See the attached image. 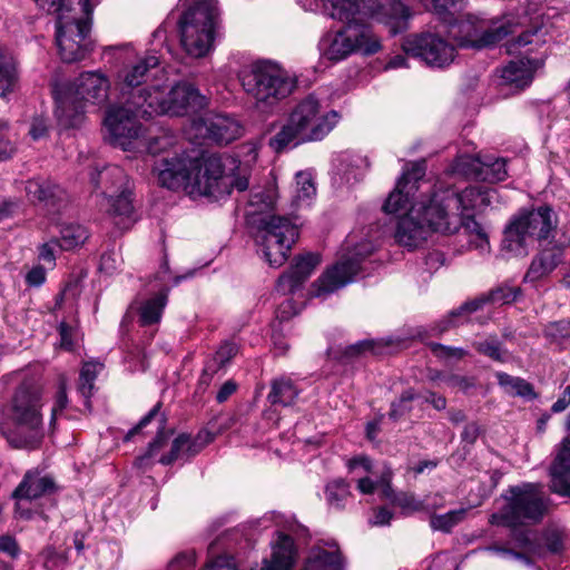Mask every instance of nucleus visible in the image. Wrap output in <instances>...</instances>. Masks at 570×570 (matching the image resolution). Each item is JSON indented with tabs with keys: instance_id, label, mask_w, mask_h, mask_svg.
Listing matches in <instances>:
<instances>
[{
	"instance_id": "obj_53",
	"label": "nucleus",
	"mask_w": 570,
	"mask_h": 570,
	"mask_svg": "<svg viewBox=\"0 0 570 570\" xmlns=\"http://www.w3.org/2000/svg\"><path fill=\"white\" fill-rule=\"evenodd\" d=\"M429 347H430L431 352L434 354V356H436L439 358L461 360L468 355V351L462 347L448 346V345H443L441 343L431 342V343H429Z\"/></svg>"
},
{
	"instance_id": "obj_40",
	"label": "nucleus",
	"mask_w": 570,
	"mask_h": 570,
	"mask_svg": "<svg viewBox=\"0 0 570 570\" xmlns=\"http://www.w3.org/2000/svg\"><path fill=\"white\" fill-rule=\"evenodd\" d=\"M167 298L168 289H164L141 305L139 309V321L141 325L147 326L160 321L163 311L167 304Z\"/></svg>"
},
{
	"instance_id": "obj_4",
	"label": "nucleus",
	"mask_w": 570,
	"mask_h": 570,
	"mask_svg": "<svg viewBox=\"0 0 570 570\" xmlns=\"http://www.w3.org/2000/svg\"><path fill=\"white\" fill-rule=\"evenodd\" d=\"M41 389L32 381H23L11 401V415L17 432L8 438L17 449H36L42 441Z\"/></svg>"
},
{
	"instance_id": "obj_12",
	"label": "nucleus",
	"mask_w": 570,
	"mask_h": 570,
	"mask_svg": "<svg viewBox=\"0 0 570 570\" xmlns=\"http://www.w3.org/2000/svg\"><path fill=\"white\" fill-rule=\"evenodd\" d=\"M404 51L436 69L449 67L455 59L453 43L436 32L423 31L407 36L402 45Z\"/></svg>"
},
{
	"instance_id": "obj_46",
	"label": "nucleus",
	"mask_w": 570,
	"mask_h": 570,
	"mask_svg": "<svg viewBox=\"0 0 570 570\" xmlns=\"http://www.w3.org/2000/svg\"><path fill=\"white\" fill-rule=\"evenodd\" d=\"M466 509L451 510L444 514H431L430 527L433 531L450 533L452 529L463 521Z\"/></svg>"
},
{
	"instance_id": "obj_9",
	"label": "nucleus",
	"mask_w": 570,
	"mask_h": 570,
	"mask_svg": "<svg viewBox=\"0 0 570 570\" xmlns=\"http://www.w3.org/2000/svg\"><path fill=\"white\" fill-rule=\"evenodd\" d=\"M449 23V38L460 48L481 49L498 43L503 38L513 32L510 22L500 26L485 28L482 20L473 14H468L464 19L453 20Z\"/></svg>"
},
{
	"instance_id": "obj_47",
	"label": "nucleus",
	"mask_w": 570,
	"mask_h": 570,
	"mask_svg": "<svg viewBox=\"0 0 570 570\" xmlns=\"http://www.w3.org/2000/svg\"><path fill=\"white\" fill-rule=\"evenodd\" d=\"M326 500L331 508L341 510L351 495L350 485L343 479L330 482L325 489Z\"/></svg>"
},
{
	"instance_id": "obj_28",
	"label": "nucleus",
	"mask_w": 570,
	"mask_h": 570,
	"mask_svg": "<svg viewBox=\"0 0 570 570\" xmlns=\"http://www.w3.org/2000/svg\"><path fill=\"white\" fill-rule=\"evenodd\" d=\"M90 180L96 193L104 198H112L129 183L124 169L116 165H108L100 170L92 171Z\"/></svg>"
},
{
	"instance_id": "obj_49",
	"label": "nucleus",
	"mask_w": 570,
	"mask_h": 570,
	"mask_svg": "<svg viewBox=\"0 0 570 570\" xmlns=\"http://www.w3.org/2000/svg\"><path fill=\"white\" fill-rule=\"evenodd\" d=\"M416 399V394L413 389H407L402 392L400 397L391 403L389 411V417L393 421L400 420L412 410L411 402Z\"/></svg>"
},
{
	"instance_id": "obj_33",
	"label": "nucleus",
	"mask_w": 570,
	"mask_h": 570,
	"mask_svg": "<svg viewBox=\"0 0 570 570\" xmlns=\"http://www.w3.org/2000/svg\"><path fill=\"white\" fill-rule=\"evenodd\" d=\"M299 393V389L289 377L281 376L271 381L267 401L272 405L292 406L295 404Z\"/></svg>"
},
{
	"instance_id": "obj_56",
	"label": "nucleus",
	"mask_w": 570,
	"mask_h": 570,
	"mask_svg": "<svg viewBox=\"0 0 570 570\" xmlns=\"http://www.w3.org/2000/svg\"><path fill=\"white\" fill-rule=\"evenodd\" d=\"M0 553L7 556L8 558L14 560L20 553L21 549L17 541V539L11 534H1L0 535Z\"/></svg>"
},
{
	"instance_id": "obj_16",
	"label": "nucleus",
	"mask_w": 570,
	"mask_h": 570,
	"mask_svg": "<svg viewBox=\"0 0 570 570\" xmlns=\"http://www.w3.org/2000/svg\"><path fill=\"white\" fill-rule=\"evenodd\" d=\"M147 109L146 100L142 102L130 99L121 100L118 107L109 108L106 112L104 124L112 138V142L125 145L126 140L137 138L141 132L139 119H149L153 116L144 114Z\"/></svg>"
},
{
	"instance_id": "obj_27",
	"label": "nucleus",
	"mask_w": 570,
	"mask_h": 570,
	"mask_svg": "<svg viewBox=\"0 0 570 570\" xmlns=\"http://www.w3.org/2000/svg\"><path fill=\"white\" fill-rule=\"evenodd\" d=\"M214 440L210 432H199L195 438L189 434H179L171 443L169 453L159 459L163 465H170L178 459L189 460L197 455L208 443Z\"/></svg>"
},
{
	"instance_id": "obj_26",
	"label": "nucleus",
	"mask_w": 570,
	"mask_h": 570,
	"mask_svg": "<svg viewBox=\"0 0 570 570\" xmlns=\"http://www.w3.org/2000/svg\"><path fill=\"white\" fill-rule=\"evenodd\" d=\"M433 225L440 230L441 234L450 235L456 233L460 228L473 237V243L476 247H483L489 244L488 234L484 228L474 219L473 214H455L442 215V219Z\"/></svg>"
},
{
	"instance_id": "obj_31",
	"label": "nucleus",
	"mask_w": 570,
	"mask_h": 570,
	"mask_svg": "<svg viewBox=\"0 0 570 570\" xmlns=\"http://www.w3.org/2000/svg\"><path fill=\"white\" fill-rule=\"evenodd\" d=\"M540 67L541 61L538 59L513 60L503 68L501 77L505 82L523 89L532 82L534 72Z\"/></svg>"
},
{
	"instance_id": "obj_24",
	"label": "nucleus",
	"mask_w": 570,
	"mask_h": 570,
	"mask_svg": "<svg viewBox=\"0 0 570 570\" xmlns=\"http://www.w3.org/2000/svg\"><path fill=\"white\" fill-rule=\"evenodd\" d=\"M320 263L321 256L316 253L296 256L289 269L278 277L277 291L284 295L294 293L309 278Z\"/></svg>"
},
{
	"instance_id": "obj_25",
	"label": "nucleus",
	"mask_w": 570,
	"mask_h": 570,
	"mask_svg": "<svg viewBox=\"0 0 570 570\" xmlns=\"http://www.w3.org/2000/svg\"><path fill=\"white\" fill-rule=\"evenodd\" d=\"M59 490L55 479L39 469L28 470L11 497L16 500H37Z\"/></svg>"
},
{
	"instance_id": "obj_13",
	"label": "nucleus",
	"mask_w": 570,
	"mask_h": 570,
	"mask_svg": "<svg viewBox=\"0 0 570 570\" xmlns=\"http://www.w3.org/2000/svg\"><path fill=\"white\" fill-rule=\"evenodd\" d=\"M495 194V189L482 186H469L460 193L450 189L434 193L429 213L431 215L473 214V210L489 206Z\"/></svg>"
},
{
	"instance_id": "obj_21",
	"label": "nucleus",
	"mask_w": 570,
	"mask_h": 570,
	"mask_svg": "<svg viewBox=\"0 0 570 570\" xmlns=\"http://www.w3.org/2000/svg\"><path fill=\"white\" fill-rule=\"evenodd\" d=\"M109 89L110 82L104 73L87 71L68 83L63 92L83 104L101 106L108 100Z\"/></svg>"
},
{
	"instance_id": "obj_5",
	"label": "nucleus",
	"mask_w": 570,
	"mask_h": 570,
	"mask_svg": "<svg viewBox=\"0 0 570 570\" xmlns=\"http://www.w3.org/2000/svg\"><path fill=\"white\" fill-rule=\"evenodd\" d=\"M240 83L259 109L271 108L288 97L296 82L286 71L271 62H257L244 70Z\"/></svg>"
},
{
	"instance_id": "obj_34",
	"label": "nucleus",
	"mask_w": 570,
	"mask_h": 570,
	"mask_svg": "<svg viewBox=\"0 0 570 570\" xmlns=\"http://www.w3.org/2000/svg\"><path fill=\"white\" fill-rule=\"evenodd\" d=\"M20 75L16 59L0 52V97L8 98L19 89Z\"/></svg>"
},
{
	"instance_id": "obj_1",
	"label": "nucleus",
	"mask_w": 570,
	"mask_h": 570,
	"mask_svg": "<svg viewBox=\"0 0 570 570\" xmlns=\"http://www.w3.org/2000/svg\"><path fill=\"white\" fill-rule=\"evenodd\" d=\"M338 120L337 111L322 112L318 99L309 95L293 108L286 122L269 138L268 145L279 154L302 144L320 141Z\"/></svg>"
},
{
	"instance_id": "obj_22",
	"label": "nucleus",
	"mask_w": 570,
	"mask_h": 570,
	"mask_svg": "<svg viewBox=\"0 0 570 570\" xmlns=\"http://www.w3.org/2000/svg\"><path fill=\"white\" fill-rule=\"evenodd\" d=\"M197 131L218 145H227L242 135L240 125L227 115H209L195 122Z\"/></svg>"
},
{
	"instance_id": "obj_63",
	"label": "nucleus",
	"mask_w": 570,
	"mask_h": 570,
	"mask_svg": "<svg viewBox=\"0 0 570 570\" xmlns=\"http://www.w3.org/2000/svg\"><path fill=\"white\" fill-rule=\"evenodd\" d=\"M296 183L298 186V197L309 198L316 191L312 177L305 173H298L296 176Z\"/></svg>"
},
{
	"instance_id": "obj_23",
	"label": "nucleus",
	"mask_w": 570,
	"mask_h": 570,
	"mask_svg": "<svg viewBox=\"0 0 570 570\" xmlns=\"http://www.w3.org/2000/svg\"><path fill=\"white\" fill-rule=\"evenodd\" d=\"M26 193L32 202H39L52 214L59 213L68 204L67 191L49 178L29 179Z\"/></svg>"
},
{
	"instance_id": "obj_7",
	"label": "nucleus",
	"mask_w": 570,
	"mask_h": 570,
	"mask_svg": "<svg viewBox=\"0 0 570 570\" xmlns=\"http://www.w3.org/2000/svg\"><path fill=\"white\" fill-rule=\"evenodd\" d=\"M381 41L372 27L364 21H348L333 36L321 41L324 58L337 62L355 52L371 56L381 50Z\"/></svg>"
},
{
	"instance_id": "obj_41",
	"label": "nucleus",
	"mask_w": 570,
	"mask_h": 570,
	"mask_svg": "<svg viewBox=\"0 0 570 570\" xmlns=\"http://www.w3.org/2000/svg\"><path fill=\"white\" fill-rule=\"evenodd\" d=\"M302 570H341V556L321 548L312 550Z\"/></svg>"
},
{
	"instance_id": "obj_30",
	"label": "nucleus",
	"mask_w": 570,
	"mask_h": 570,
	"mask_svg": "<svg viewBox=\"0 0 570 570\" xmlns=\"http://www.w3.org/2000/svg\"><path fill=\"white\" fill-rule=\"evenodd\" d=\"M56 99L58 104L56 115L59 125L66 129L79 128L86 120L85 104L63 91Z\"/></svg>"
},
{
	"instance_id": "obj_19",
	"label": "nucleus",
	"mask_w": 570,
	"mask_h": 570,
	"mask_svg": "<svg viewBox=\"0 0 570 570\" xmlns=\"http://www.w3.org/2000/svg\"><path fill=\"white\" fill-rule=\"evenodd\" d=\"M426 165L424 160L406 165L401 178L393 191L390 193L382 209L386 214H397L406 209L414 194L419 190L420 183L425 176Z\"/></svg>"
},
{
	"instance_id": "obj_50",
	"label": "nucleus",
	"mask_w": 570,
	"mask_h": 570,
	"mask_svg": "<svg viewBox=\"0 0 570 570\" xmlns=\"http://www.w3.org/2000/svg\"><path fill=\"white\" fill-rule=\"evenodd\" d=\"M520 293L521 291L519 287L501 285L491 289L485 295L489 303L504 305L514 302Z\"/></svg>"
},
{
	"instance_id": "obj_59",
	"label": "nucleus",
	"mask_w": 570,
	"mask_h": 570,
	"mask_svg": "<svg viewBox=\"0 0 570 570\" xmlns=\"http://www.w3.org/2000/svg\"><path fill=\"white\" fill-rule=\"evenodd\" d=\"M544 334L552 340L568 337L570 336V322L564 320L552 322L546 326Z\"/></svg>"
},
{
	"instance_id": "obj_8",
	"label": "nucleus",
	"mask_w": 570,
	"mask_h": 570,
	"mask_svg": "<svg viewBox=\"0 0 570 570\" xmlns=\"http://www.w3.org/2000/svg\"><path fill=\"white\" fill-rule=\"evenodd\" d=\"M255 223L256 242L262 247L266 262L271 267H281L299 237L298 226L288 217L278 215H265Z\"/></svg>"
},
{
	"instance_id": "obj_64",
	"label": "nucleus",
	"mask_w": 570,
	"mask_h": 570,
	"mask_svg": "<svg viewBox=\"0 0 570 570\" xmlns=\"http://www.w3.org/2000/svg\"><path fill=\"white\" fill-rule=\"evenodd\" d=\"M204 570H238L235 560L230 556H219L209 561Z\"/></svg>"
},
{
	"instance_id": "obj_55",
	"label": "nucleus",
	"mask_w": 570,
	"mask_h": 570,
	"mask_svg": "<svg viewBox=\"0 0 570 570\" xmlns=\"http://www.w3.org/2000/svg\"><path fill=\"white\" fill-rule=\"evenodd\" d=\"M249 206L255 208L252 214L259 210L271 209L274 206V198L271 191L259 190L250 195Z\"/></svg>"
},
{
	"instance_id": "obj_57",
	"label": "nucleus",
	"mask_w": 570,
	"mask_h": 570,
	"mask_svg": "<svg viewBox=\"0 0 570 570\" xmlns=\"http://www.w3.org/2000/svg\"><path fill=\"white\" fill-rule=\"evenodd\" d=\"M445 383L450 387H456L460 391L468 393L471 389L475 387L476 380L473 376L451 374L444 379Z\"/></svg>"
},
{
	"instance_id": "obj_54",
	"label": "nucleus",
	"mask_w": 570,
	"mask_h": 570,
	"mask_svg": "<svg viewBox=\"0 0 570 570\" xmlns=\"http://www.w3.org/2000/svg\"><path fill=\"white\" fill-rule=\"evenodd\" d=\"M222 197L229 195L232 189L235 188L238 191H244L248 188L249 181L245 176H235L232 173L226 174L225 181L220 183Z\"/></svg>"
},
{
	"instance_id": "obj_58",
	"label": "nucleus",
	"mask_w": 570,
	"mask_h": 570,
	"mask_svg": "<svg viewBox=\"0 0 570 570\" xmlns=\"http://www.w3.org/2000/svg\"><path fill=\"white\" fill-rule=\"evenodd\" d=\"M68 404V396H67V387H66V381L65 379H60L57 394H56V401L51 410V423H53L58 414L61 413Z\"/></svg>"
},
{
	"instance_id": "obj_42",
	"label": "nucleus",
	"mask_w": 570,
	"mask_h": 570,
	"mask_svg": "<svg viewBox=\"0 0 570 570\" xmlns=\"http://www.w3.org/2000/svg\"><path fill=\"white\" fill-rule=\"evenodd\" d=\"M498 383L510 394L533 400L538 395L533 385L522 377L512 376L504 372L497 373Z\"/></svg>"
},
{
	"instance_id": "obj_61",
	"label": "nucleus",
	"mask_w": 570,
	"mask_h": 570,
	"mask_svg": "<svg viewBox=\"0 0 570 570\" xmlns=\"http://www.w3.org/2000/svg\"><path fill=\"white\" fill-rule=\"evenodd\" d=\"M461 317V314H456V308L452 309L444 318L433 326L432 331L435 335H442L444 332L459 326Z\"/></svg>"
},
{
	"instance_id": "obj_20",
	"label": "nucleus",
	"mask_w": 570,
	"mask_h": 570,
	"mask_svg": "<svg viewBox=\"0 0 570 570\" xmlns=\"http://www.w3.org/2000/svg\"><path fill=\"white\" fill-rule=\"evenodd\" d=\"M371 252L372 250L368 248H366L365 252H361L356 248L353 256L342 258L313 284V295L322 296L324 294H331L352 282L361 269V259L371 254Z\"/></svg>"
},
{
	"instance_id": "obj_48",
	"label": "nucleus",
	"mask_w": 570,
	"mask_h": 570,
	"mask_svg": "<svg viewBox=\"0 0 570 570\" xmlns=\"http://www.w3.org/2000/svg\"><path fill=\"white\" fill-rule=\"evenodd\" d=\"M102 367L99 362H86L80 371L78 391L88 401L95 387L98 371Z\"/></svg>"
},
{
	"instance_id": "obj_51",
	"label": "nucleus",
	"mask_w": 570,
	"mask_h": 570,
	"mask_svg": "<svg viewBox=\"0 0 570 570\" xmlns=\"http://www.w3.org/2000/svg\"><path fill=\"white\" fill-rule=\"evenodd\" d=\"M43 567L48 570H63L68 563L67 551L47 547L42 553Z\"/></svg>"
},
{
	"instance_id": "obj_38",
	"label": "nucleus",
	"mask_w": 570,
	"mask_h": 570,
	"mask_svg": "<svg viewBox=\"0 0 570 570\" xmlns=\"http://www.w3.org/2000/svg\"><path fill=\"white\" fill-rule=\"evenodd\" d=\"M391 471L383 474L382 482L385 483L384 494L391 499V501L402 509L403 513L412 514L415 512H423V509H426L423 505V500H419L413 493L410 492H400L393 494V491L390 485Z\"/></svg>"
},
{
	"instance_id": "obj_2",
	"label": "nucleus",
	"mask_w": 570,
	"mask_h": 570,
	"mask_svg": "<svg viewBox=\"0 0 570 570\" xmlns=\"http://www.w3.org/2000/svg\"><path fill=\"white\" fill-rule=\"evenodd\" d=\"M557 226V215L548 205L522 209L504 227L501 250L510 256H525L530 243L549 239Z\"/></svg>"
},
{
	"instance_id": "obj_52",
	"label": "nucleus",
	"mask_w": 570,
	"mask_h": 570,
	"mask_svg": "<svg viewBox=\"0 0 570 570\" xmlns=\"http://www.w3.org/2000/svg\"><path fill=\"white\" fill-rule=\"evenodd\" d=\"M165 422H166V420L163 419L161 426L158 429L155 439L148 444L147 452L145 453V455H142L140 458V460H145V459L154 456L168 443V440L171 436L173 431L165 430Z\"/></svg>"
},
{
	"instance_id": "obj_37",
	"label": "nucleus",
	"mask_w": 570,
	"mask_h": 570,
	"mask_svg": "<svg viewBox=\"0 0 570 570\" xmlns=\"http://www.w3.org/2000/svg\"><path fill=\"white\" fill-rule=\"evenodd\" d=\"M380 18L396 33L410 17L409 8L400 0H387L379 6Z\"/></svg>"
},
{
	"instance_id": "obj_39",
	"label": "nucleus",
	"mask_w": 570,
	"mask_h": 570,
	"mask_svg": "<svg viewBox=\"0 0 570 570\" xmlns=\"http://www.w3.org/2000/svg\"><path fill=\"white\" fill-rule=\"evenodd\" d=\"M472 347L479 354L484 355L498 363H504L508 358V350L504 347L503 342L495 334H491L483 338L473 341Z\"/></svg>"
},
{
	"instance_id": "obj_29",
	"label": "nucleus",
	"mask_w": 570,
	"mask_h": 570,
	"mask_svg": "<svg viewBox=\"0 0 570 570\" xmlns=\"http://www.w3.org/2000/svg\"><path fill=\"white\" fill-rule=\"evenodd\" d=\"M563 261V248L552 246L537 254L524 275V282L534 283L552 273Z\"/></svg>"
},
{
	"instance_id": "obj_62",
	"label": "nucleus",
	"mask_w": 570,
	"mask_h": 570,
	"mask_svg": "<svg viewBox=\"0 0 570 570\" xmlns=\"http://www.w3.org/2000/svg\"><path fill=\"white\" fill-rule=\"evenodd\" d=\"M161 403L158 402L132 429L125 435L124 441L128 442L134 435L138 434L144 428H146L159 413Z\"/></svg>"
},
{
	"instance_id": "obj_18",
	"label": "nucleus",
	"mask_w": 570,
	"mask_h": 570,
	"mask_svg": "<svg viewBox=\"0 0 570 570\" xmlns=\"http://www.w3.org/2000/svg\"><path fill=\"white\" fill-rule=\"evenodd\" d=\"M153 173L161 187L170 190L187 189L193 174V156L180 154L163 156L154 163Z\"/></svg>"
},
{
	"instance_id": "obj_35",
	"label": "nucleus",
	"mask_w": 570,
	"mask_h": 570,
	"mask_svg": "<svg viewBox=\"0 0 570 570\" xmlns=\"http://www.w3.org/2000/svg\"><path fill=\"white\" fill-rule=\"evenodd\" d=\"M237 353L238 346L235 343L225 342L222 344L214 356L206 362L200 376L202 383H208L216 373L225 368Z\"/></svg>"
},
{
	"instance_id": "obj_3",
	"label": "nucleus",
	"mask_w": 570,
	"mask_h": 570,
	"mask_svg": "<svg viewBox=\"0 0 570 570\" xmlns=\"http://www.w3.org/2000/svg\"><path fill=\"white\" fill-rule=\"evenodd\" d=\"M501 497L504 505L491 515V524L509 528L537 524L548 511V500L540 483L511 485Z\"/></svg>"
},
{
	"instance_id": "obj_11",
	"label": "nucleus",
	"mask_w": 570,
	"mask_h": 570,
	"mask_svg": "<svg viewBox=\"0 0 570 570\" xmlns=\"http://www.w3.org/2000/svg\"><path fill=\"white\" fill-rule=\"evenodd\" d=\"M90 26L87 18L60 14L56 20V43L63 62L80 61L91 51L87 40Z\"/></svg>"
},
{
	"instance_id": "obj_14",
	"label": "nucleus",
	"mask_w": 570,
	"mask_h": 570,
	"mask_svg": "<svg viewBox=\"0 0 570 570\" xmlns=\"http://www.w3.org/2000/svg\"><path fill=\"white\" fill-rule=\"evenodd\" d=\"M431 207L432 197L419 208L413 206L409 213L399 217L394 234L397 244L411 249L416 248L428 239L431 232L440 233L433 223L441 220L442 214L431 215Z\"/></svg>"
},
{
	"instance_id": "obj_10",
	"label": "nucleus",
	"mask_w": 570,
	"mask_h": 570,
	"mask_svg": "<svg viewBox=\"0 0 570 570\" xmlns=\"http://www.w3.org/2000/svg\"><path fill=\"white\" fill-rule=\"evenodd\" d=\"M146 104L147 109L142 112L147 115H171L184 116L190 112H197L203 109L207 101L206 97L200 95L198 89L187 82L175 85L166 97H163L158 88H154V96Z\"/></svg>"
},
{
	"instance_id": "obj_6",
	"label": "nucleus",
	"mask_w": 570,
	"mask_h": 570,
	"mask_svg": "<svg viewBox=\"0 0 570 570\" xmlns=\"http://www.w3.org/2000/svg\"><path fill=\"white\" fill-rule=\"evenodd\" d=\"M216 6L213 0H198L178 20L180 42L193 57L205 56L214 41Z\"/></svg>"
},
{
	"instance_id": "obj_32",
	"label": "nucleus",
	"mask_w": 570,
	"mask_h": 570,
	"mask_svg": "<svg viewBox=\"0 0 570 570\" xmlns=\"http://www.w3.org/2000/svg\"><path fill=\"white\" fill-rule=\"evenodd\" d=\"M294 560V541L291 535L281 533L269 560L265 559L261 570H291Z\"/></svg>"
},
{
	"instance_id": "obj_44",
	"label": "nucleus",
	"mask_w": 570,
	"mask_h": 570,
	"mask_svg": "<svg viewBox=\"0 0 570 570\" xmlns=\"http://www.w3.org/2000/svg\"><path fill=\"white\" fill-rule=\"evenodd\" d=\"M89 237L88 229L76 223L65 224L60 228V244L62 249L69 250L82 245Z\"/></svg>"
},
{
	"instance_id": "obj_60",
	"label": "nucleus",
	"mask_w": 570,
	"mask_h": 570,
	"mask_svg": "<svg viewBox=\"0 0 570 570\" xmlns=\"http://www.w3.org/2000/svg\"><path fill=\"white\" fill-rule=\"evenodd\" d=\"M49 132V119L43 116H35L32 118L29 135L33 140H40L48 136Z\"/></svg>"
},
{
	"instance_id": "obj_17",
	"label": "nucleus",
	"mask_w": 570,
	"mask_h": 570,
	"mask_svg": "<svg viewBox=\"0 0 570 570\" xmlns=\"http://www.w3.org/2000/svg\"><path fill=\"white\" fill-rule=\"evenodd\" d=\"M226 161L234 165L229 158H223L215 154H202L193 156V174L189 188L199 195L222 197L220 183L226 178Z\"/></svg>"
},
{
	"instance_id": "obj_43",
	"label": "nucleus",
	"mask_w": 570,
	"mask_h": 570,
	"mask_svg": "<svg viewBox=\"0 0 570 570\" xmlns=\"http://www.w3.org/2000/svg\"><path fill=\"white\" fill-rule=\"evenodd\" d=\"M130 196V189L128 186H126L120 189L112 198H105L107 202V213L115 218H129L134 210Z\"/></svg>"
},
{
	"instance_id": "obj_36",
	"label": "nucleus",
	"mask_w": 570,
	"mask_h": 570,
	"mask_svg": "<svg viewBox=\"0 0 570 570\" xmlns=\"http://www.w3.org/2000/svg\"><path fill=\"white\" fill-rule=\"evenodd\" d=\"M362 0H323L325 13L342 22L363 21L356 18Z\"/></svg>"
},
{
	"instance_id": "obj_45",
	"label": "nucleus",
	"mask_w": 570,
	"mask_h": 570,
	"mask_svg": "<svg viewBox=\"0 0 570 570\" xmlns=\"http://www.w3.org/2000/svg\"><path fill=\"white\" fill-rule=\"evenodd\" d=\"M480 167H475L474 175L478 178L490 181H502L507 178V161L502 158L488 161H475Z\"/></svg>"
},
{
	"instance_id": "obj_15",
	"label": "nucleus",
	"mask_w": 570,
	"mask_h": 570,
	"mask_svg": "<svg viewBox=\"0 0 570 570\" xmlns=\"http://www.w3.org/2000/svg\"><path fill=\"white\" fill-rule=\"evenodd\" d=\"M158 66V57L147 55L124 67L118 73L121 100L129 101L132 99L136 102H142L144 99L146 104L150 102L154 88L157 87L148 86V81L151 78L153 70Z\"/></svg>"
}]
</instances>
